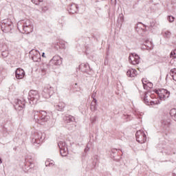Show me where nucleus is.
Masks as SVG:
<instances>
[{
    "instance_id": "9b49d317",
    "label": "nucleus",
    "mask_w": 176,
    "mask_h": 176,
    "mask_svg": "<svg viewBox=\"0 0 176 176\" xmlns=\"http://www.w3.org/2000/svg\"><path fill=\"white\" fill-rule=\"evenodd\" d=\"M14 107L16 111H23V109L25 108V102L21 100H16V104Z\"/></svg>"
},
{
    "instance_id": "a211bd4d",
    "label": "nucleus",
    "mask_w": 176,
    "mask_h": 176,
    "mask_svg": "<svg viewBox=\"0 0 176 176\" xmlns=\"http://www.w3.org/2000/svg\"><path fill=\"white\" fill-rule=\"evenodd\" d=\"M65 108V103L60 102L56 106V109L57 111H64V109Z\"/></svg>"
},
{
    "instance_id": "49530a36",
    "label": "nucleus",
    "mask_w": 176,
    "mask_h": 176,
    "mask_svg": "<svg viewBox=\"0 0 176 176\" xmlns=\"http://www.w3.org/2000/svg\"><path fill=\"white\" fill-rule=\"evenodd\" d=\"M63 49H65V46L63 47Z\"/></svg>"
},
{
    "instance_id": "cd10ccee",
    "label": "nucleus",
    "mask_w": 176,
    "mask_h": 176,
    "mask_svg": "<svg viewBox=\"0 0 176 176\" xmlns=\"http://www.w3.org/2000/svg\"><path fill=\"white\" fill-rule=\"evenodd\" d=\"M152 87H153V84L151 82H148L146 85V89H152Z\"/></svg>"
},
{
    "instance_id": "5701e85b",
    "label": "nucleus",
    "mask_w": 176,
    "mask_h": 176,
    "mask_svg": "<svg viewBox=\"0 0 176 176\" xmlns=\"http://www.w3.org/2000/svg\"><path fill=\"white\" fill-rule=\"evenodd\" d=\"M170 75L172 76L173 80L176 82V69H172L170 71Z\"/></svg>"
},
{
    "instance_id": "c756f323",
    "label": "nucleus",
    "mask_w": 176,
    "mask_h": 176,
    "mask_svg": "<svg viewBox=\"0 0 176 176\" xmlns=\"http://www.w3.org/2000/svg\"><path fill=\"white\" fill-rule=\"evenodd\" d=\"M91 123L94 124L97 122V116H94L91 118Z\"/></svg>"
},
{
    "instance_id": "c9c22d12",
    "label": "nucleus",
    "mask_w": 176,
    "mask_h": 176,
    "mask_svg": "<svg viewBox=\"0 0 176 176\" xmlns=\"http://www.w3.org/2000/svg\"><path fill=\"white\" fill-rule=\"evenodd\" d=\"M48 9H49V8H47V6H44L42 8V10L43 12H46Z\"/></svg>"
},
{
    "instance_id": "4468645a",
    "label": "nucleus",
    "mask_w": 176,
    "mask_h": 176,
    "mask_svg": "<svg viewBox=\"0 0 176 176\" xmlns=\"http://www.w3.org/2000/svg\"><path fill=\"white\" fill-rule=\"evenodd\" d=\"M35 54L32 56V59L34 63H39L41 62V54L39 52L35 50Z\"/></svg>"
},
{
    "instance_id": "6e6552de",
    "label": "nucleus",
    "mask_w": 176,
    "mask_h": 176,
    "mask_svg": "<svg viewBox=\"0 0 176 176\" xmlns=\"http://www.w3.org/2000/svg\"><path fill=\"white\" fill-rule=\"evenodd\" d=\"M43 137V133H42V132L41 131L35 132L34 133L32 142L33 144H37V145H39V144H41V142L43 141V139H42Z\"/></svg>"
},
{
    "instance_id": "b1692460",
    "label": "nucleus",
    "mask_w": 176,
    "mask_h": 176,
    "mask_svg": "<svg viewBox=\"0 0 176 176\" xmlns=\"http://www.w3.org/2000/svg\"><path fill=\"white\" fill-rule=\"evenodd\" d=\"M164 98H168L170 97V91L167 89H162V91Z\"/></svg>"
},
{
    "instance_id": "f257e3e1",
    "label": "nucleus",
    "mask_w": 176,
    "mask_h": 176,
    "mask_svg": "<svg viewBox=\"0 0 176 176\" xmlns=\"http://www.w3.org/2000/svg\"><path fill=\"white\" fill-rule=\"evenodd\" d=\"M32 115L34 116V122L38 124H42L50 120V116H49V114L45 111H39L34 110Z\"/></svg>"
},
{
    "instance_id": "9d476101",
    "label": "nucleus",
    "mask_w": 176,
    "mask_h": 176,
    "mask_svg": "<svg viewBox=\"0 0 176 176\" xmlns=\"http://www.w3.org/2000/svg\"><path fill=\"white\" fill-rule=\"evenodd\" d=\"M50 63V64H52V65H61V64H63V58L58 55H56L53 56Z\"/></svg>"
},
{
    "instance_id": "a18cd8bd",
    "label": "nucleus",
    "mask_w": 176,
    "mask_h": 176,
    "mask_svg": "<svg viewBox=\"0 0 176 176\" xmlns=\"http://www.w3.org/2000/svg\"><path fill=\"white\" fill-rule=\"evenodd\" d=\"M46 67H49V65H46Z\"/></svg>"
},
{
    "instance_id": "2f4dec72",
    "label": "nucleus",
    "mask_w": 176,
    "mask_h": 176,
    "mask_svg": "<svg viewBox=\"0 0 176 176\" xmlns=\"http://www.w3.org/2000/svg\"><path fill=\"white\" fill-rule=\"evenodd\" d=\"M159 104V100L149 102V105H155Z\"/></svg>"
},
{
    "instance_id": "2eb2a0df",
    "label": "nucleus",
    "mask_w": 176,
    "mask_h": 176,
    "mask_svg": "<svg viewBox=\"0 0 176 176\" xmlns=\"http://www.w3.org/2000/svg\"><path fill=\"white\" fill-rule=\"evenodd\" d=\"M89 69H90V67L89 66V64H87V63H82V64L79 66V69H80L82 72H87Z\"/></svg>"
},
{
    "instance_id": "20e7f679",
    "label": "nucleus",
    "mask_w": 176,
    "mask_h": 176,
    "mask_svg": "<svg viewBox=\"0 0 176 176\" xmlns=\"http://www.w3.org/2000/svg\"><path fill=\"white\" fill-rule=\"evenodd\" d=\"M1 27L3 32H10L13 30V22L9 19H4L1 21Z\"/></svg>"
},
{
    "instance_id": "0eeeda50",
    "label": "nucleus",
    "mask_w": 176,
    "mask_h": 176,
    "mask_svg": "<svg viewBox=\"0 0 176 176\" xmlns=\"http://www.w3.org/2000/svg\"><path fill=\"white\" fill-rule=\"evenodd\" d=\"M58 146L60 148L61 156L65 157L68 155V147L67 146L65 142H59L58 143Z\"/></svg>"
},
{
    "instance_id": "393cba45",
    "label": "nucleus",
    "mask_w": 176,
    "mask_h": 176,
    "mask_svg": "<svg viewBox=\"0 0 176 176\" xmlns=\"http://www.w3.org/2000/svg\"><path fill=\"white\" fill-rule=\"evenodd\" d=\"M164 36L166 39H169V38L171 36V32L170 31H165L164 32Z\"/></svg>"
},
{
    "instance_id": "c03bdc74",
    "label": "nucleus",
    "mask_w": 176,
    "mask_h": 176,
    "mask_svg": "<svg viewBox=\"0 0 176 176\" xmlns=\"http://www.w3.org/2000/svg\"><path fill=\"white\" fill-rule=\"evenodd\" d=\"M40 2H43V0H39Z\"/></svg>"
},
{
    "instance_id": "4c0bfd02",
    "label": "nucleus",
    "mask_w": 176,
    "mask_h": 176,
    "mask_svg": "<svg viewBox=\"0 0 176 176\" xmlns=\"http://www.w3.org/2000/svg\"><path fill=\"white\" fill-rule=\"evenodd\" d=\"M43 74L45 75V74H46V69L43 68L41 69Z\"/></svg>"
},
{
    "instance_id": "f8f14e48",
    "label": "nucleus",
    "mask_w": 176,
    "mask_h": 176,
    "mask_svg": "<svg viewBox=\"0 0 176 176\" xmlns=\"http://www.w3.org/2000/svg\"><path fill=\"white\" fill-rule=\"evenodd\" d=\"M25 75V72L21 68H18L15 71V76H16V79H23V78H24Z\"/></svg>"
},
{
    "instance_id": "e433bc0d",
    "label": "nucleus",
    "mask_w": 176,
    "mask_h": 176,
    "mask_svg": "<svg viewBox=\"0 0 176 176\" xmlns=\"http://www.w3.org/2000/svg\"><path fill=\"white\" fill-rule=\"evenodd\" d=\"M90 149V148H89V146H87V147L85 148V153L89 152V150Z\"/></svg>"
},
{
    "instance_id": "7c9ffc66",
    "label": "nucleus",
    "mask_w": 176,
    "mask_h": 176,
    "mask_svg": "<svg viewBox=\"0 0 176 176\" xmlns=\"http://www.w3.org/2000/svg\"><path fill=\"white\" fill-rule=\"evenodd\" d=\"M174 16H168V20L169 21V23H173L174 21Z\"/></svg>"
},
{
    "instance_id": "72a5a7b5",
    "label": "nucleus",
    "mask_w": 176,
    "mask_h": 176,
    "mask_svg": "<svg viewBox=\"0 0 176 176\" xmlns=\"http://www.w3.org/2000/svg\"><path fill=\"white\" fill-rule=\"evenodd\" d=\"M8 54H9V52H3L2 54H1V56L5 58V57H8Z\"/></svg>"
},
{
    "instance_id": "f3484780",
    "label": "nucleus",
    "mask_w": 176,
    "mask_h": 176,
    "mask_svg": "<svg viewBox=\"0 0 176 176\" xmlns=\"http://www.w3.org/2000/svg\"><path fill=\"white\" fill-rule=\"evenodd\" d=\"M144 46L147 50H151V49H153V44L149 40H146L144 42Z\"/></svg>"
},
{
    "instance_id": "412c9836",
    "label": "nucleus",
    "mask_w": 176,
    "mask_h": 176,
    "mask_svg": "<svg viewBox=\"0 0 176 176\" xmlns=\"http://www.w3.org/2000/svg\"><path fill=\"white\" fill-rule=\"evenodd\" d=\"M91 110L96 111L97 110V99L94 98L92 102L91 103Z\"/></svg>"
},
{
    "instance_id": "1a4fd4ad",
    "label": "nucleus",
    "mask_w": 176,
    "mask_h": 176,
    "mask_svg": "<svg viewBox=\"0 0 176 176\" xmlns=\"http://www.w3.org/2000/svg\"><path fill=\"white\" fill-rule=\"evenodd\" d=\"M129 60L133 65H137V64H140V58L138 54L132 53L129 56Z\"/></svg>"
},
{
    "instance_id": "bb28decb",
    "label": "nucleus",
    "mask_w": 176,
    "mask_h": 176,
    "mask_svg": "<svg viewBox=\"0 0 176 176\" xmlns=\"http://www.w3.org/2000/svg\"><path fill=\"white\" fill-rule=\"evenodd\" d=\"M142 84H143L144 89H145L146 90H148V88H146V85L148 83V81L146 80V79L143 78L142 80Z\"/></svg>"
},
{
    "instance_id": "aec40b11",
    "label": "nucleus",
    "mask_w": 176,
    "mask_h": 176,
    "mask_svg": "<svg viewBox=\"0 0 176 176\" xmlns=\"http://www.w3.org/2000/svg\"><path fill=\"white\" fill-rule=\"evenodd\" d=\"M78 9H79L78 4L74 3V4L70 6L71 13H76L78 12Z\"/></svg>"
},
{
    "instance_id": "f704fd0d",
    "label": "nucleus",
    "mask_w": 176,
    "mask_h": 176,
    "mask_svg": "<svg viewBox=\"0 0 176 176\" xmlns=\"http://www.w3.org/2000/svg\"><path fill=\"white\" fill-rule=\"evenodd\" d=\"M150 27H151L152 28H153V27H155V24H156V22H155V21H152L151 23H150Z\"/></svg>"
},
{
    "instance_id": "4be33fe9",
    "label": "nucleus",
    "mask_w": 176,
    "mask_h": 176,
    "mask_svg": "<svg viewBox=\"0 0 176 176\" xmlns=\"http://www.w3.org/2000/svg\"><path fill=\"white\" fill-rule=\"evenodd\" d=\"M45 166L46 167H53V166H54V161L52 160L45 161Z\"/></svg>"
},
{
    "instance_id": "473e14b6",
    "label": "nucleus",
    "mask_w": 176,
    "mask_h": 176,
    "mask_svg": "<svg viewBox=\"0 0 176 176\" xmlns=\"http://www.w3.org/2000/svg\"><path fill=\"white\" fill-rule=\"evenodd\" d=\"M32 3H34V5H39L41 3V1L39 0H31Z\"/></svg>"
},
{
    "instance_id": "dca6fc26",
    "label": "nucleus",
    "mask_w": 176,
    "mask_h": 176,
    "mask_svg": "<svg viewBox=\"0 0 176 176\" xmlns=\"http://www.w3.org/2000/svg\"><path fill=\"white\" fill-rule=\"evenodd\" d=\"M162 127L168 129L170 127V119H164L162 121Z\"/></svg>"
},
{
    "instance_id": "ea45409f",
    "label": "nucleus",
    "mask_w": 176,
    "mask_h": 176,
    "mask_svg": "<svg viewBox=\"0 0 176 176\" xmlns=\"http://www.w3.org/2000/svg\"><path fill=\"white\" fill-rule=\"evenodd\" d=\"M94 97H96V94H93V95H92V98H95Z\"/></svg>"
},
{
    "instance_id": "423d86ee",
    "label": "nucleus",
    "mask_w": 176,
    "mask_h": 176,
    "mask_svg": "<svg viewBox=\"0 0 176 176\" xmlns=\"http://www.w3.org/2000/svg\"><path fill=\"white\" fill-rule=\"evenodd\" d=\"M136 141L139 144H145L146 142V135L142 130L138 131L135 133Z\"/></svg>"
},
{
    "instance_id": "f03ea898",
    "label": "nucleus",
    "mask_w": 176,
    "mask_h": 176,
    "mask_svg": "<svg viewBox=\"0 0 176 176\" xmlns=\"http://www.w3.org/2000/svg\"><path fill=\"white\" fill-rule=\"evenodd\" d=\"M17 28L19 31H21L22 30L23 32H25L26 34H30V32H32V31H34L32 23H31V21L28 19L18 22Z\"/></svg>"
},
{
    "instance_id": "79ce46f5",
    "label": "nucleus",
    "mask_w": 176,
    "mask_h": 176,
    "mask_svg": "<svg viewBox=\"0 0 176 176\" xmlns=\"http://www.w3.org/2000/svg\"><path fill=\"white\" fill-rule=\"evenodd\" d=\"M4 131L8 132V129L6 128H4Z\"/></svg>"
},
{
    "instance_id": "39448f33",
    "label": "nucleus",
    "mask_w": 176,
    "mask_h": 176,
    "mask_svg": "<svg viewBox=\"0 0 176 176\" xmlns=\"http://www.w3.org/2000/svg\"><path fill=\"white\" fill-rule=\"evenodd\" d=\"M41 94L44 98H50L54 94V88L50 85H45L43 89Z\"/></svg>"
},
{
    "instance_id": "58836bf2",
    "label": "nucleus",
    "mask_w": 176,
    "mask_h": 176,
    "mask_svg": "<svg viewBox=\"0 0 176 176\" xmlns=\"http://www.w3.org/2000/svg\"><path fill=\"white\" fill-rule=\"evenodd\" d=\"M120 21H121L122 22H123V21L124 20V18H123V16H121V17L120 18Z\"/></svg>"
},
{
    "instance_id": "37998d69",
    "label": "nucleus",
    "mask_w": 176,
    "mask_h": 176,
    "mask_svg": "<svg viewBox=\"0 0 176 176\" xmlns=\"http://www.w3.org/2000/svg\"><path fill=\"white\" fill-rule=\"evenodd\" d=\"M2 163V160L0 158V164Z\"/></svg>"
},
{
    "instance_id": "ddd939ff",
    "label": "nucleus",
    "mask_w": 176,
    "mask_h": 176,
    "mask_svg": "<svg viewBox=\"0 0 176 176\" xmlns=\"http://www.w3.org/2000/svg\"><path fill=\"white\" fill-rule=\"evenodd\" d=\"M138 74V73L135 69H130L126 72V75L129 78H135Z\"/></svg>"
},
{
    "instance_id": "7ed1b4c3",
    "label": "nucleus",
    "mask_w": 176,
    "mask_h": 176,
    "mask_svg": "<svg viewBox=\"0 0 176 176\" xmlns=\"http://www.w3.org/2000/svg\"><path fill=\"white\" fill-rule=\"evenodd\" d=\"M39 98H41V95H39V92H38V91L30 90L29 91L28 100L30 104H32V105L36 104L39 100Z\"/></svg>"
},
{
    "instance_id": "6ab92c4d",
    "label": "nucleus",
    "mask_w": 176,
    "mask_h": 176,
    "mask_svg": "<svg viewBox=\"0 0 176 176\" xmlns=\"http://www.w3.org/2000/svg\"><path fill=\"white\" fill-rule=\"evenodd\" d=\"M64 120L66 123H71V122H75V117L72 116H66L64 118Z\"/></svg>"
},
{
    "instance_id": "c85d7f7f",
    "label": "nucleus",
    "mask_w": 176,
    "mask_h": 176,
    "mask_svg": "<svg viewBox=\"0 0 176 176\" xmlns=\"http://www.w3.org/2000/svg\"><path fill=\"white\" fill-rule=\"evenodd\" d=\"M170 116H172L173 118H175V115H176V109H172L170 111Z\"/></svg>"
},
{
    "instance_id": "a878e982",
    "label": "nucleus",
    "mask_w": 176,
    "mask_h": 176,
    "mask_svg": "<svg viewBox=\"0 0 176 176\" xmlns=\"http://www.w3.org/2000/svg\"><path fill=\"white\" fill-rule=\"evenodd\" d=\"M144 102L146 105H149V100H148V96H146V92L144 93Z\"/></svg>"
},
{
    "instance_id": "a19ab883",
    "label": "nucleus",
    "mask_w": 176,
    "mask_h": 176,
    "mask_svg": "<svg viewBox=\"0 0 176 176\" xmlns=\"http://www.w3.org/2000/svg\"><path fill=\"white\" fill-rule=\"evenodd\" d=\"M42 57H45V52L42 54Z\"/></svg>"
}]
</instances>
